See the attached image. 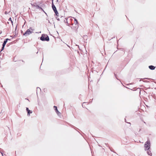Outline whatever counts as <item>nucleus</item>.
<instances>
[{"label":"nucleus","instance_id":"1","mask_svg":"<svg viewBox=\"0 0 156 156\" xmlns=\"http://www.w3.org/2000/svg\"><path fill=\"white\" fill-rule=\"evenodd\" d=\"M40 39L42 41H49V38L48 36L44 34L41 35V37H40Z\"/></svg>","mask_w":156,"mask_h":156},{"label":"nucleus","instance_id":"2","mask_svg":"<svg viewBox=\"0 0 156 156\" xmlns=\"http://www.w3.org/2000/svg\"><path fill=\"white\" fill-rule=\"evenodd\" d=\"M34 29L30 27L29 29H28L23 34V35L25 36L29 35L31 34L34 31Z\"/></svg>","mask_w":156,"mask_h":156},{"label":"nucleus","instance_id":"3","mask_svg":"<svg viewBox=\"0 0 156 156\" xmlns=\"http://www.w3.org/2000/svg\"><path fill=\"white\" fill-rule=\"evenodd\" d=\"M150 146V141L147 140L146 142H145L144 147L145 148V150H149Z\"/></svg>","mask_w":156,"mask_h":156},{"label":"nucleus","instance_id":"4","mask_svg":"<svg viewBox=\"0 0 156 156\" xmlns=\"http://www.w3.org/2000/svg\"><path fill=\"white\" fill-rule=\"evenodd\" d=\"M73 18L74 19V24L75 25V28H77L78 27V23L77 20L76 19H75L74 18Z\"/></svg>","mask_w":156,"mask_h":156},{"label":"nucleus","instance_id":"5","mask_svg":"<svg viewBox=\"0 0 156 156\" xmlns=\"http://www.w3.org/2000/svg\"><path fill=\"white\" fill-rule=\"evenodd\" d=\"M54 108H55V112H56L58 115H61V113L58 111L57 106H54Z\"/></svg>","mask_w":156,"mask_h":156},{"label":"nucleus","instance_id":"6","mask_svg":"<svg viewBox=\"0 0 156 156\" xmlns=\"http://www.w3.org/2000/svg\"><path fill=\"white\" fill-rule=\"evenodd\" d=\"M52 8L53 10V11H54L56 9H57L55 6L54 5L53 2V0H52Z\"/></svg>","mask_w":156,"mask_h":156},{"label":"nucleus","instance_id":"7","mask_svg":"<svg viewBox=\"0 0 156 156\" xmlns=\"http://www.w3.org/2000/svg\"><path fill=\"white\" fill-rule=\"evenodd\" d=\"M10 40V39H9L8 38H6V39H5L4 41V42L3 44L2 45H3V46H5V45L6 43L7 42V41H8V40Z\"/></svg>","mask_w":156,"mask_h":156},{"label":"nucleus","instance_id":"8","mask_svg":"<svg viewBox=\"0 0 156 156\" xmlns=\"http://www.w3.org/2000/svg\"><path fill=\"white\" fill-rule=\"evenodd\" d=\"M149 68L150 69L153 70H154L155 69V67L152 65H151L149 66Z\"/></svg>","mask_w":156,"mask_h":156},{"label":"nucleus","instance_id":"9","mask_svg":"<svg viewBox=\"0 0 156 156\" xmlns=\"http://www.w3.org/2000/svg\"><path fill=\"white\" fill-rule=\"evenodd\" d=\"M32 111H31L30 110H29L27 111V115H30V113H32Z\"/></svg>","mask_w":156,"mask_h":156},{"label":"nucleus","instance_id":"10","mask_svg":"<svg viewBox=\"0 0 156 156\" xmlns=\"http://www.w3.org/2000/svg\"><path fill=\"white\" fill-rule=\"evenodd\" d=\"M148 151H147V154L149 155H150L151 156L152 155V153H151V151L149 150H147Z\"/></svg>","mask_w":156,"mask_h":156},{"label":"nucleus","instance_id":"11","mask_svg":"<svg viewBox=\"0 0 156 156\" xmlns=\"http://www.w3.org/2000/svg\"><path fill=\"white\" fill-rule=\"evenodd\" d=\"M36 7L37 8L39 9H41L45 13V14H46V13L44 11L43 9L41 7H40L39 5H37L36 6Z\"/></svg>","mask_w":156,"mask_h":156},{"label":"nucleus","instance_id":"12","mask_svg":"<svg viewBox=\"0 0 156 156\" xmlns=\"http://www.w3.org/2000/svg\"><path fill=\"white\" fill-rule=\"evenodd\" d=\"M41 91V89L39 87H37V91Z\"/></svg>","mask_w":156,"mask_h":156},{"label":"nucleus","instance_id":"13","mask_svg":"<svg viewBox=\"0 0 156 156\" xmlns=\"http://www.w3.org/2000/svg\"><path fill=\"white\" fill-rule=\"evenodd\" d=\"M4 47H5V46H3V45H2V49L1 50V51H2L4 49Z\"/></svg>","mask_w":156,"mask_h":156},{"label":"nucleus","instance_id":"14","mask_svg":"<svg viewBox=\"0 0 156 156\" xmlns=\"http://www.w3.org/2000/svg\"><path fill=\"white\" fill-rule=\"evenodd\" d=\"M54 12H55V13H58V12L57 11V9L54 11Z\"/></svg>","mask_w":156,"mask_h":156},{"label":"nucleus","instance_id":"15","mask_svg":"<svg viewBox=\"0 0 156 156\" xmlns=\"http://www.w3.org/2000/svg\"><path fill=\"white\" fill-rule=\"evenodd\" d=\"M54 12H55V13H58V12L57 11V9L54 11Z\"/></svg>","mask_w":156,"mask_h":156},{"label":"nucleus","instance_id":"16","mask_svg":"<svg viewBox=\"0 0 156 156\" xmlns=\"http://www.w3.org/2000/svg\"><path fill=\"white\" fill-rule=\"evenodd\" d=\"M9 21H10L12 23L13 22L12 21L11 18H10L8 20Z\"/></svg>","mask_w":156,"mask_h":156},{"label":"nucleus","instance_id":"17","mask_svg":"<svg viewBox=\"0 0 156 156\" xmlns=\"http://www.w3.org/2000/svg\"><path fill=\"white\" fill-rule=\"evenodd\" d=\"M56 19L58 20V21H60V19L59 18H57V17H56Z\"/></svg>","mask_w":156,"mask_h":156},{"label":"nucleus","instance_id":"18","mask_svg":"<svg viewBox=\"0 0 156 156\" xmlns=\"http://www.w3.org/2000/svg\"><path fill=\"white\" fill-rule=\"evenodd\" d=\"M55 14L57 16H58V13H55Z\"/></svg>","mask_w":156,"mask_h":156},{"label":"nucleus","instance_id":"19","mask_svg":"<svg viewBox=\"0 0 156 156\" xmlns=\"http://www.w3.org/2000/svg\"><path fill=\"white\" fill-rule=\"evenodd\" d=\"M114 75H115V77L117 79V80H118V79L117 78V77H116V75L114 73Z\"/></svg>","mask_w":156,"mask_h":156},{"label":"nucleus","instance_id":"20","mask_svg":"<svg viewBox=\"0 0 156 156\" xmlns=\"http://www.w3.org/2000/svg\"><path fill=\"white\" fill-rule=\"evenodd\" d=\"M29 110V109L28 108H26V110H27V112Z\"/></svg>","mask_w":156,"mask_h":156},{"label":"nucleus","instance_id":"21","mask_svg":"<svg viewBox=\"0 0 156 156\" xmlns=\"http://www.w3.org/2000/svg\"><path fill=\"white\" fill-rule=\"evenodd\" d=\"M111 151H113V152L115 153H116V152H114L113 151H114V150H112L111 149H110Z\"/></svg>","mask_w":156,"mask_h":156},{"label":"nucleus","instance_id":"22","mask_svg":"<svg viewBox=\"0 0 156 156\" xmlns=\"http://www.w3.org/2000/svg\"><path fill=\"white\" fill-rule=\"evenodd\" d=\"M111 151H113V152L115 153H116V152H114L113 151H114V150H112L111 149H110Z\"/></svg>","mask_w":156,"mask_h":156},{"label":"nucleus","instance_id":"23","mask_svg":"<svg viewBox=\"0 0 156 156\" xmlns=\"http://www.w3.org/2000/svg\"><path fill=\"white\" fill-rule=\"evenodd\" d=\"M5 14H7L8 13H7V12H6V11H5Z\"/></svg>","mask_w":156,"mask_h":156},{"label":"nucleus","instance_id":"24","mask_svg":"<svg viewBox=\"0 0 156 156\" xmlns=\"http://www.w3.org/2000/svg\"><path fill=\"white\" fill-rule=\"evenodd\" d=\"M1 154H2V156H3V154L2 152H1Z\"/></svg>","mask_w":156,"mask_h":156},{"label":"nucleus","instance_id":"25","mask_svg":"<svg viewBox=\"0 0 156 156\" xmlns=\"http://www.w3.org/2000/svg\"><path fill=\"white\" fill-rule=\"evenodd\" d=\"M64 18V17L63 16H61V18Z\"/></svg>","mask_w":156,"mask_h":156},{"label":"nucleus","instance_id":"26","mask_svg":"<svg viewBox=\"0 0 156 156\" xmlns=\"http://www.w3.org/2000/svg\"><path fill=\"white\" fill-rule=\"evenodd\" d=\"M16 28H17V27H16V28H15V30H16Z\"/></svg>","mask_w":156,"mask_h":156},{"label":"nucleus","instance_id":"27","mask_svg":"<svg viewBox=\"0 0 156 156\" xmlns=\"http://www.w3.org/2000/svg\"><path fill=\"white\" fill-rule=\"evenodd\" d=\"M38 53V51H37V52L36 53H37V54Z\"/></svg>","mask_w":156,"mask_h":156},{"label":"nucleus","instance_id":"28","mask_svg":"<svg viewBox=\"0 0 156 156\" xmlns=\"http://www.w3.org/2000/svg\"><path fill=\"white\" fill-rule=\"evenodd\" d=\"M92 100H93V99H92V100H91V101L90 102H91Z\"/></svg>","mask_w":156,"mask_h":156},{"label":"nucleus","instance_id":"29","mask_svg":"<svg viewBox=\"0 0 156 156\" xmlns=\"http://www.w3.org/2000/svg\"><path fill=\"white\" fill-rule=\"evenodd\" d=\"M85 103V102H83V104H84V103Z\"/></svg>","mask_w":156,"mask_h":156}]
</instances>
